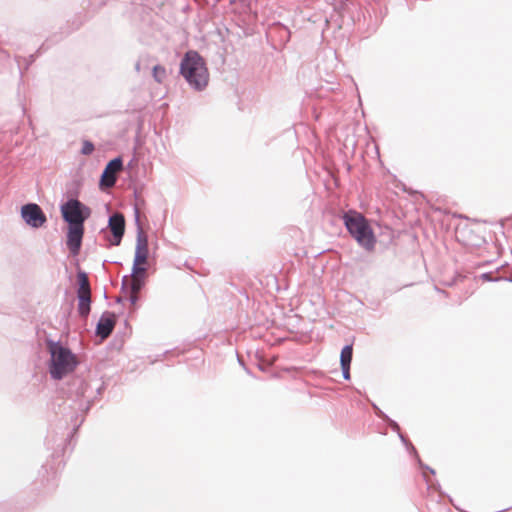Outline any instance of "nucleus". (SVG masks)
<instances>
[{
    "instance_id": "1",
    "label": "nucleus",
    "mask_w": 512,
    "mask_h": 512,
    "mask_svg": "<svg viewBox=\"0 0 512 512\" xmlns=\"http://www.w3.org/2000/svg\"><path fill=\"white\" fill-rule=\"evenodd\" d=\"M180 74L191 89L203 91L209 83V71L203 57L194 50L185 53L180 63Z\"/></svg>"
},
{
    "instance_id": "2",
    "label": "nucleus",
    "mask_w": 512,
    "mask_h": 512,
    "mask_svg": "<svg viewBox=\"0 0 512 512\" xmlns=\"http://www.w3.org/2000/svg\"><path fill=\"white\" fill-rule=\"evenodd\" d=\"M47 347L50 353L49 373L52 379L61 380L74 371L78 362L69 348L53 340L47 341Z\"/></svg>"
},
{
    "instance_id": "3",
    "label": "nucleus",
    "mask_w": 512,
    "mask_h": 512,
    "mask_svg": "<svg viewBox=\"0 0 512 512\" xmlns=\"http://www.w3.org/2000/svg\"><path fill=\"white\" fill-rule=\"evenodd\" d=\"M343 220L348 232L365 249L372 250L376 239L366 218L355 210H349L343 215Z\"/></svg>"
},
{
    "instance_id": "4",
    "label": "nucleus",
    "mask_w": 512,
    "mask_h": 512,
    "mask_svg": "<svg viewBox=\"0 0 512 512\" xmlns=\"http://www.w3.org/2000/svg\"><path fill=\"white\" fill-rule=\"evenodd\" d=\"M61 213L68 225H84L91 210L78 199L71 198L61 206Z\"/></svg>"
},
{
    "instance_id": "5",
    "label": "nucleus",
    "mask_w": 512,
    "mask_h": 512,
    "mask_svg": "<svg viewBox=\"0 0 512 512\" xmlns=\"http://www.w3.org/2000/svg\"><path fill=\"white\" fill-rule=\"evenodd\" d=\"M148 257V238L143 232L142 228L138 225L137 229V240L135 248V256L133 267L134 273H146V268L141 266L144 264Z\"/></svg>"
},
{
    "instance_id": "6",
    "label": "nucleus",
    "mask_w": 512,
    "mask_h": 512,
    "mask_svg": "<svg viewBox=\"0 0 512 512\" xmlns=\"http://www.w3.org/2000/svg\"><path fill=\"white\" fill-rule=\"evenodd\" d=\"M21 217L24 222L35 229L42 227L47 222V217L39 205L28 203L21 207Z\"/></svg>"
},
{
    "instance_id": "7",
    "label": "nucleus",
    "mask_w": 512,
    "mask_h": 512,
    "mask_svg": "<svg viewBox=\"0 0 512 512\" xmlns=\"http://www.w3.org/2000/svg\"><path fill=\"white\" fill-rule=\"evenodd\" d=\"M122 168L123 162L120 157L110 160L101 174L100 185L106 188L113 187L117 180V173L120 172Z\"/></svg>"
},
{
    "instance_id": "8",
    "label": "nucleus",
    "mask_w": 512,
    "mask_h": 512,
    "mask_svg": "<svg viewBox=\"0 0 512 512\" xmlns=\"http://www.w3.org/2000/svg\"><path fill=\"white\" fill-rule=\"evenodd\" d=\"M108 228L112 233V238L109 239L110 245H120L124 232H125V218L123 214L116 212L109 217Z\"/></svg>"
},
{
    "instance_id": "9",
    "label": "nucleus",
    "mask_w": 512,
    "mask_h": 512,
    "mask_svg": "<svg viewBox=\"0 0 512 512\" xmlns=\"http://www.w3.org/2000/svg\"><path fill=\"white\" fill-rule=\"evenodd\" d=\"M84 235V225H69L66 245L73 256L79 254Z\"/></svg>"
},
{
    "instance_id": "10",
    "label": "nucleus",
    "mask_w": 512,
    "mask_h": 512,
    "mask_svg": "<svg viewBox=\"0 0 512 512\" xmlns=\"http://www.w3.org/2000/svg\"><path fill=\"white\" fill-rule=\"evenodd\" d=\"M115 327V316L113 313L105 312L100 317L97 326H96V334L100 336L102 339H105L110 336Z\"/></svg>"
},
{
    "instance_id": "11",
    "label": "nucleus",
    "mask_w": 512,
    "mask_h": 512,
    "mask_svg": "<svg viewBox=\"0 0 512 512\" xmlns=\"http://www.w3.org/2000/svg\"><path fill=\"white\" fill-rule=\"evenodd\" d=\"M144 275L142 273H134V269H132L131 278L128 279L127 276L123 278L122 287H125L126 283L130 281V291L133 293H139L144 286Z\"/></svg>"
},
{
    "instance_id": "12",
    "label": "nucleus",
    "mask_w": 512,
    "mask_h": 512,
    "mask_svg": "<svg viewBox=\"0 0 512 512\" xmlns=\"http://www.w3.org/2000/svg\"><path fill=\"white\" fill-rule=\"evenodd\" d=\"M77 278L79 285L77 295L91 296V288L87 274L83 271H80L77 274Z\"/></svg>"
},
{
    "instance_id": "13",
    "label": "nucleus",
    "mask_w": 512,
    "mask_h": 512,
    "mask_svg": "<svg viewBox=\"0 0 512 512\" xmlns=\"http://www.w3.org/2000/svg\"><path fill=\"white\" fill-rule=\"evenodd\" d=\"M78 312L81 317H87L90 313L91 296L77 295Z\"/></svg>"
},
{
    "instance_id": "14",
    "label": "nucleus",
    "mask_w": 512,
    "mask_h": 512,
    "mask_svg": "<svg viewBox=\"0 0 512 512\" xmlns=\"http://www.w3.org/2000/svg\"><path fill=\"white\" fill-rule=\"evenodd\" d=\"M353 347L352 345H345L340 354V365L350 366L352 361Z\"/></svg>"
},
{
    "instance_id": "15",
    "label": "nucleus",
    "mask_w": 512,
    "mask_h": 512,
    "mask_svg": "<svg viewBox=\"0 0 512 512\" xmlns=\"http://www.w3.org/2000/svg\"><path fill=\"white\" fill-rule=\"evenodd\" d=\"M152 76L157 83H162L167 76L165 67L155 65L152 69Z\"/></svg>"
},
{
    "instance_id": "16",
    "label": "nucleus",
    "mask_w": 512,
    "mask_h": 512,
    "mask_svg": "<svg viewBox=\"0 0 512 512\" xmlns=\"http://www.w3.org/2000/svg\"><path fill=\"white\" fill-rule=\"evenodd\" d=\"M94 144L91 141L85 140L82 144L81 153L83 155H90L94 151Z\"/></svg>"
},
{
    "instance_id": "17",
    "label": "nucleus",
    "mask_w": 512,
    "mask_h": 512,
    "mask_svg": "<svg viewBox=\"0 0 512 512\" xmlns=\"http://www.w3.org/2000/svg\"><path fill=\"white\" fill-rule=\"evenodd\" d=\"M342 376L345 380L350 379V366H341Z\"/></svg>"
},
{
    "instance_id": "18",
    "label": "nucleus",
    "mask_w": 512,
    "mask_h": 512,
    "mask_svg": "<svg viewBox=\"0 0 512 512\" xmlns=\"http://www.w3.org/2000/svg\"><path fill=\"white\" fill-rule=\"evenodd\" d=\"M129 300L131 304H135L138 301V293L131 292Z\"/></svg>"
},
{
    "instance_id": "19",
    "label": "nucleus",
    "mask_w": 512,
    "mask_h": 512,
    "mask_svg": "<svg viewBox=\"0 0 512 512\" xmlns=\"http://www.w3.org/2000/svg\"><path fill=\"white\" fill-rule=\"evenodd\" d=\"M390 426L395 431H399L400 430L399 425L395 421L390 420Z\"/></svg>"
},
{
    "instance_id": "20",
    "label": "nucleus",
    "mask_w": 512,
    "mask_h": 512,
    "mask_svg": "<svg viewBox=\"0 0 512 512\" xmlns=\"http://www.w3.org/2000/svg\"><path fill=\"white\" fill-rule=\"evenodd\" d=\"M135 221L137 224H139V209L135 208Z\"/></svg>"
},
{
    "instance_id": "21",
    "label": "nucleus",
    "mask_w": 512,
    "mask_h": 512,
    "mask_svg": "<svg viewBox=\"0 0 512 512\" xmlns=\"http://www.w3.org/2000/svg\"><path fill=\"white\" fill-rule=\"evenodd\" d=\"M135 70H136L137 72H140V70H141V65H140V62H139V61L135 64Z\"/></svg>"
},
{
    "instance_id": "22",
    "label": "nucleus",
    "mask_w": 512,
    "mask_h": 512,
    "mask_svg": "<svg viewBox=\"0 0 512 512\" xmlns=\"http://www.w3.org/2000/svg\"><path fill=\"white\" fill-rule=\"evenodd\" d=\"M482 278H483V279H486V280H489V281H490V280H492V279L490 278L489 274H487V273L482 274Z\"/></svg>"
},
{
    "instance_id": "23",
    "label": "nucleus",
    "mask_w": 512,
    "mask_h": 512,
    "mask_svg": "<svg viewBox=\"0 0 512 512\" xmlns=\"http://www.w3.org/2000/svg\"><path fill=\"white\" fill-rule=\"evenodd\" d=\"M400 438H401V440H402V442H403V443L407 444V440L404 438V436H403V435H401V434H400Z\"/></svg>"
}]
</instances>
